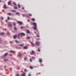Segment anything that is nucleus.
Segmentation results:
<instances>
[{
	"instance_id": "f257e3e1",
	"label": "nucleus",
	"mask_w": 76,
	"mask_h": 76,
	"mask_svg": "<svg viewBox=\"0 0 76 76\" xmlns=\"http://www.w3.org/2000/svg\"><path fill=\"white\" fill-rule=\"evenodd\" d=\"M32 24H33V25H34V27L33 28L34 29L37 30V24L35 23H33Z\"/></svg>"
},
{
	"instance_id": "f03ea898",
	"label": "nucleus",
	"mask_w": 76,
	"mask_h": 76,
	"mask_svg": "<svg viewBox=\"0 0 76 76\" xmlns=\"http://www.w3.org/2000/svg\"><path fill=\"white\" fill-rule=\"evenodd\" d=\"M40 43V42H36V45L38 46H39Z\"/></svg>"
},
{
	"instance_id": "7ed1b4c3",
	"label": "nucleus",
	"mask_w": 76,
	"mask_h": 76,
	"mask_svg": "<svg viewBox=\"0 0 76 76\" xmlns=\"http://www.w3.org/2000/svg\"><path fill=\"white\" fill-rule=\"evenodd\" d=\"M17 23L20 25H22L23 24L22 23L21 21H18Z\"/></svg>"
},
{
	"instance_id": "20e7f679",
	"label": "nucleus",
	"mask_w": 76,
	"mask_h": 76,
	"mask_svg": "<svg viewBox=\"0 0 76 76\" xmlns=\"http://www.w3.org/2000/svg\"><path fill=\"white\" fill-rule=\"evenodd\" d=\"M39 61L40 63H41L42 61V58H39Z\"/></svg>"
},
{
	"instance_id": "39448f33",
	"label": "nucleus",
	"mask_w": 76,
	"mask_h": 76,
	"mask_svg": "<svg viewBox=\"0 0 76 76\" xmlns=\"http://www.w3.org/2000/svg\"><path fill=\"white\" fill-rule=\"evenodd\" d=\"M8 26L10 27H11L12 25L10 23H8Z\"/></svg>"
},
{
	"instance_id": "423d86ee",
	"label": "nucleus",
	"mask_w": 76,
	"mask_h": 76,
	"mask_svg": "<svg viewBox=\"0 0 76 76\" xmlns=\"http://www.w3.org/2000/svg\"><path fill=\"white\" fill-rule=\"evenodd\" d=\"M26 73L25 72H23V74L21 75V76H26Z\"/></svg>"
},
{
	"instance_id": "0eeeda50",
	"label": "nucleus",
	"mask_w": 76,
	"mask_h": 76,
	"mask_svg": "<svg viewBox=\"0 0 76 76\" xmlns=\"http://www.w3.org/2000/svg\"><path fill=\"white\" fill-rule=\"evenodd\" d=\"M31 44V46L32 47H34V44L32 42H30Z\"/></svg>"
},
{
	"instance_id": "6e6552de",
	"label": "nucleus",
	"mask_w": 76,
	"mask_h": 76,
	"mask_svg": "<svg viewBox=\"0 0 76 76\" xmlns=\"http://www.w3.org/2000/svg\"><path fill=\"white\" fill-rule=\"evenodd\" d=\"M22 35V34L21 33H19V34H18V37H19L20 36H21Z\"/></svg>"
},
{
	"instance_id": "1a4fd4ad",
	"label": "nucleus",
	"mask_w": 76,
	"mask_h": 76,
	"mask_svg": "<svg viewBox=\"0 0 76 76\" xmlns=\"http://www.w3.org/2000/svg\"><path fill=\"white\" fill-rule=\"evenodd\" d=\"M17 37V35H15L13 36V38L15 39L16 38V37Z\"/></svg>"
},
{
	"instance_id": "9d476101",
	"label": "nucleus",
	"mask_w": 76,
	"mask_h": 76,
	"mask_svg": "<svg viewBox=\"0 0 76 76\" xmlns=\"http://www.w3.org/2000/svg\"><path fill=\"white\" fill-rule=\"evenodd\" d=\"M7 7H7L6 6V5H5V4H4V8L6 9V8H7Z\"/></svg>"
},
{
	"instance_id": "9b49d317",
	"label": "nucleus",
	"mask_w": 76,
	"mask_h": 76,
	"mask_svg": "<svg viewBox=\"0 0 76 76\" xmlns=\"http://www.w3.org/2000/svg\"><path fill=\"white\" fill-rule=\"evenodd\" d=\"M7 15H10V16H11L12 15V14L11 13H8L7 14Z\"/></svg>"
},
{
	"instance_id": "f8f14e48",
	"label": "nucleus",
	"mask_w": 76,
	"mask_h": 76,
	"mask_svg": "<svg viewBox=\"0 0 76 76\" xmlns=\"http://www.w3.org/2000/svg\"><path fill=\"white\" fill-rule=\"evenodd\" d=\"M20 52L19 53H18V56H19V57H20L21 56L22 54H20Z\"/></svg>"
},
{
	"instance_id": "ddd939ff",
	"label": "nucleus",
	"mask_w": 76,
	"mask_h": 76,
	"mask_svg": "<svg viewBox=\"0 0 76 76\" xmlns=\"http://www.w3.org/2000/svg\"><path fill=\"white\" fill-rule=\"evenodd\" d=\"M11 4V2L10 1H9L8 2V5H10Z\"/></svg>"
},
{
	"instance_id": "4468645a",
	"label": "nucleus",
	"mask_w": 76,
	"mask_h": 76,
	"mask_svg": "<svg viewBox=\"0 0 76 76\" xmlns=\"http://www.w3.org/2000/svg\"><path fill=\"white\" fill-rule=\"evenodd\" d=\"M27 48H28L26 46L23 47V49H27Z\"/></svg>"
},
{
	"instance_id": "2eb2a0df",
	"label": "nucleus",
	"mask_w": 76,
	"mask_h": 76,
	"mask_svg": "<svg viewBox=\"0 0 76 76\" xmlns=\"http://www.w3.org/2000/svg\"><path fill=\"white\" fill-rule=\"evenodd\" d=\"M4 34V33H3H3H0V35H3Z\"/></svg>"
},
{
	"instance_id": "dca6fc26",
	"label": "nucleus",
	"mask_w": 76,
	"mask_h": 76,
	"mask_svg": "<svg viewBox=\"0 0 76 76\" xmlns=\"http://www.w3.org/2000/svg\"><path fill=\"white\" fill-rule=\"evenodd\" d=\"M32 54H35L34 51L33 50H32Z\"/></svg>"
},
{
	"instance_id": "f3484780",
	"label": "nucleus",
	"mask_w": 76,
	"mask_h": 76,
	"mask_svg": "<svg viewBox=\"0 0 76 76\" xmlns=\"http://www.w3.org/2000/svg\"><path fill=\"white\" fill-rule=\"evenodd\" d=\"M27 33L28 34L30 33V31H29L28 30H27Z\"/></svg>"
},
{
	"instance_id": "a211bd4d",
	"label": "nucleus",
	"mask_w": 76,
	"mask_h": 76,
	"mask_svg": "<svg viewBox=\"0 0 76 76\" xmlns=\"http://www.w3.org/2000/svg\"><path fill=\"white\" fill-rule=\"evenodd\" d=\"M18 45L20 46H23L24 45V44H18Z\"/></svg>"
},
{
	"instance_id": "6ab92c4d",
	"label": "nucleus",
	"mask_w": 76,
	"mask_h": 76,
	"mask_svg": "<svg viewBox=\"0 0 76 76\" xmlns=\"http://www.w3.org/2000/svg\"><path fill=\"white\" fill-rule=\"evenodd\" d=\"M21 35H23V36H24L25 35V34H24V33H21Z\"/></svg>"
},
{
	"instance_id": "aec40b11",
	"label": "nucleus",
	"mask_w": 76,
	"mask_h": 76,
	"mask_svg": "<svg viewBox=\"0 0 76 76\" xmlns=\"http://www.w3.org/2000/svg\"><path fill=\"white\" fill-rule=\"evenodd\" d=\"M12 23L13 24V25L14 26H16V24H15V23L13 22Z\"/></svg>"
},
{
	"instance_id": "412c9836",
	"label": "nucleus",
	"mask_w": 76,
	"mask_h": 76,
	"mask_svg": "<svg viewBox=\"0 0 76 76\" xmlns=\"http://www.w3.org/2000/svg\"><path fill=\"white\" fill-rule=\"evenodd\" d=\"M14 9L15 10H16L17 9V7H14Z\"/></svg>"
},
{
	"instance_id": "4be33fe9",
	"label": "nucleus",
	"mask_w": 76,
	"mask_h": 76,
	"mask_svg": "<svg viewBox=\"0 0 76 76\" xmlns=\"http://www.w3.org/2000/svg\"><path fill=\"white\" fill-rule=\"evenodd\" d=\"M31 20H32V21H35V19H34V18H32Z\"/></svg>"
},
{
	"instance_id": "5701e85b",
	"label": "nucleus",
	"mask_w": 76,
	"mask_h": 76,
	"mask_svg": "<svg viewBox=\"0 0 76 76\" xmlns=\"http://www.w3.org/2000/svg\"><path fill=\"white\" fill-rule=\"evenodd\" d=\"M14 30H17V28L16 27H15L14 28Z\"/></svg>"
},
{
	"instance_id": "b1692460",
	"label": "nucleus",
	"mask_w": 76,
	"mask_h": 76,
	"mask_svg": "<svg viewBox=\"0 0 76 76\" xmlns=\"http://www.w3.org/2000/svg\"><path fill=\"white\" fill-rule=\"evenodd\" d=\"M15 42H16V43H20V42H18V41H17V40H16L15 41Z\"/></svg>"
},
{
	"instance_id": "393cba45",
	"label": "nucleus",
	"mask_w": 76,
	"mask_h": 76,
	"mask_svg": "<svg viewBox=\"0 0 76 76\" xmlns=\"http://www.w3.org/2000/svg\"><path fill=\"white\" fill-rule=\"evenodd\" d=\"M13 4L14 5H16V3L15 2H13Z\"/></svg>"
},
{
	"instance_id": "a878e982",
	"label": "nucleus",
	"mask_w": 76,
	"mask_h": 76,
	"mask_svg": "<svg viewBox=\"0 0 76 76\" xmlns=\"http://www.w3.org/2000/svg\"><path fill=\"white\" fill-rule=\"evenodd\" d=\"M8 59H4V61H8Z\"/></svg>"
},
{
	"instance_id": "bb28decb",
	"label": "nucleus",
	"mask_w": 76,
	"mask_h": 76,
	"mask_svg": "<svg viewBox=\"0 0 76 76\" xmlns=\"http://www.w3.org/2000/svg\"><path fill=\"white\" fill-rule=\"evenodd\" d=\"M30 38V37L29 36H28L27 37V39H29Z\"/></svg>"
},
{
	"instance_id": "cd10ccee",
	"label": "nucleus",
	"mask_w": 76,
	"mask_h": 76,
	"mask_svg": "<svg viewBox=\"0 0 76 76\" xmlns=\"http://www.w3.org/2000/svg\"><path fill=\"white\" fill-rule=\"evenodd\" d=\"M8 53H6L4 55V56H6L7 55Z\"/></svg>"
},
{
	"instance_id": "c85d7f7f",
	"label": "nucleus",
	"mask_w": 76,
	"mask_h": 76,
	"mask_svg": "<svg viewBox=\"0 0 76 76\" xmlns=\"http://www.w3.org/2000/svg\"><path fill=\"white\" fill-rule=\"evenodd\" d=\"M29 15L30 16H32V14H29Z\"/></svg>"
},
{
	"instance_id": "c756f323",
	"label": "nucleus",
	"mask_w": 76,
	"mask_h": 76,
	"mask_svg": "<svg viewBox=\"0 0 76 76\" xmlns=\"http://www.w3.org/2000/svg\"><path fill=\"white\" fill-rule=\"evenodd\" d=\"M18 6L19 8H20V5L19 4H18Z\"/></svg>"
},
{
	"instance_id": "7c9ffc66",
	"label": "nucleus",
	"mask_w": 76,
	"mask_h": 76,
	"mask_svg": "<svg viewBox=\"0 0 76 76\" xmlns=\"http://www.w3.org/2000/svg\"><path fill=\"white\" fill-rule=\"evenodd\" d=\"M24 71H25V72H27V70L26 69H24Z\"/></svg>"
},
{
	"instance_id": "2f4dec72",
	"label": "nucleus",
	"mask_w": 76,
	"mask_h": 76,
	"mask_svg": "<svg viewBox=\"0 0 76 76\" xmlns=\"http://www.w3.org/2000/svg\"><path fill=\"white\" fill-rule=\"evenodd\" d=\"M12 11L13 12H16V10H12Z\"/></svg>"
},
{
	"instance_id": "473e14b6",
	"label": "nucleus",
	"mask_w": 76,
	"mask_h": 76,
	"mask_svg": "<svg viewBox=\"0 0 76 76\" xmlns=\"http://www.w3.org/2000/svg\"><path fill=\"white\" fill-rule=\"evenodd\" d=\"M10 18L9 17H7V20H10Z\"/></svg>"
},
{
	"instance_id": "72a5a7b5",
	"label": "nucleus",
	"mask_w": 76,
	"mask_h": 76,
	"mask_svg": "<svg viewBox=\"0 0 76 76\" xmlns=\"http://www.w3.org/2000/svg\"><path fill=\"white\" fill-rule=\"evenodd\" d=\"M16 15H19V12H16Z\"/></svg>"
},
{
	"instance_id": "f704fd0d",
	"label": "nucleus",
	"mask_w": 76,
	"mask_h": 76,
	"mask_svg": "<svg viewBox=\"0 0 76 76\" xmlns=\"http://www.w3.org/2000/svg\"><path fill=\"white\" fill-rule=\"evenodd\" d=\"M37 37H39V34H37Z\"/></svg>"
},
{
	"instance_id": "c9c22d12",
	"label": "nucleus",
	"mask_w": 76,
	"mask_h": 76,
	"mask_svg": "<svg viewBox=\"0 0 76 76\" xmlns=\"http://www.w3.org/2000/svg\"><path fill=\"white\" fill-rule=\"evenodd\" d=\"M30 68L31 69H32L33 68V67L32 66H30Z\"/></svg>"
},
{
	"instance_id": "e433bc0d",
	"label": "nucleus",
	"mask_w": 76,
	"mask_h": 76,
	"mask_svg": "<svg viewBox=\"0 0 76 76\" xmlns=\"http://www.w3.org/2000/svg\"><path fill=\"white\" fill-rule=\"evenodd\" d=\"M30 61H31V62H32V59H30Z\"/></svg>"
},
{
	"instance_id": "4c0bfd02",
	"label": "nucleus",
	"mask_w": 76,
	"mask_h": 76,
	"mask_svg": "<svg viewBox=\"0 0 76 76\" xmlns=\"http://www.w3.org/2000/svg\"><path fill=\"white\" fill-rule=\"evenodd\" d=\"M38 51L39 52H40V49H39V48L38 49Z\"/></svg>"
},
{
	"instance_id": "58836bf2",
	"label": "nucleus",
	"mask_w": 76,
	"mask_h": 76,
	"mask_svg": "<svg viewBox=\"0 0 76 76\" xmlns=\"http://www.w3.org/2000/svg\"><path fill=\"white\" fill-rule=\"evenodd\" d=\"M10 52H11V53H13L14 52V51H12L11 50V51H10Z\"/></svg>"
},
{
	"instance_id": "ea45409f",
	"label": "nucleus",
	"mask_w": 76,
	"mask_h": 76,
	"mask_svg": "<svg viewBox=\"0 0 76 76\" xmlns=\"http://www.w3.org/2000/svg\"><path fill=\"white\" fill-rule=\"evenodd\" d=\"M1 20H3V17H2L1 18Z\"/></svg>"
},
{
	"instance_id": "a19ab883",
	"label": "nucleus",
	"mask_w": 76,
	"mask_h": 76,
	"mask_svg": "<svg viewBox=\"0 0 76 76\" xmlns=\"http://www.w3.org/2000/svg\"><path fill=\"white\" fill-rule=\"evenodd\" d=\"M23 28H24V27H20V28H21V29H23Z\"/></svg>"
},
{
	"instance_id": "79ce46f5",
	"label": "nucleus",
	"mask_w": 76,
	"mask_h": 76,
	"mask_svg": "<svg viewBox=\"0 0 76 76\" xmlns=\"http://www.w3.org/2000/svg\"><path fill=\"white\" fill-rule=\"evenodd\" d=\"M1 41H2L0 39V43H1Z\"/></svg>"
},
{
	"instance_id": "37998d69",
	"label": "nucleus",
	"mask_w": 76,
	"mask_h": 76,
	"mask_svg": "<svg viewBox=\"0 0 76 76\" xmlns=\"http://www.w3.org/2000/svg\"><path fill=\"white\" fill-rule=\"evenodd\" d=\"M26 59H27V58H24V60H25V61H26Z\"/></svg>"
},
{
	"instance_id": "c03bdc74",
	"label": "nucleus",
	"mask_w": 76,
	"mask_h": 76,
	"mask_svg": "<svg viewBox=\"0 0 76 76\" xmlns=\"http://www.w3.org/2000/svg\"><path fill=\"white\" fill-rule=\"evenodd\" d=\"M16 76H19V75H18V74H16Z\"/></svg>"
},
{
	"instance_id": "a18cd8bd",
	"label": "nucleus",
	"mask_w": 76,
	"mask_h": 76,
	"mask_svg": "<svg viewBox=\"0 0 76 76\" xmlns=\"http://www.w3.org/2000/svg\"><path fill=\"white\" fill-rule=\"evenodd\" d=\"M30 75H31L30 74H28V76H30Z\"/></svg>"
},
{
	"instance_id": "49530a36",
	"label": "nucleus",
	"mask_w": 76,
	"mask_h": 76,
	"mask_svg": "<svg viewBox=\"0 0 76 76\" xmlns=\"http://www.w3.org/2000/svg\"><path fill=\"white\" fill-rule=\"evenodd\" d=\"M7 34L8 35H9V33L8 32L7 33Z\"/></svg>"
},
{
	"instance_id": "de8ad7c7",
	"label": "nucleus",
	"mask_w": 76,
	"mask_h": 76,
	"mask_svg": "<svg viewBox=\"0 0 76 76\" xmlns=\"http://www.w3.org/2000/svg\"><path fill=\"white\" fill-rule=\"evenodd\" d=\"M10 42V43H13V42Z\"/></svg>"
},
{
	"instance_id": "09e8293b",
	"label": "nucleus",
	"mask_w": 76,
	"mask_h": 76,
	"mask_svg": "<svg viewBox=\"0 0 76 76\" xmlns=\"http://www.w3.org/2000/svg\"><path fill=\"white\" fill-rule=\"evenodd\" d=\"M24 9V7H23V8H22V9L23 10Z\"/></svg>"
},
{
	"instance_id": "8fccbe9b",
	"label": "nucleus",
	"mask_w": 76,
	"mask_h": 76,
	"mask_svg": "<svg viewBox=\"0 0 76 76\" xmlns=\"http://www.w3.org/2000/svg\"><path fill=\"white\" fill-rule=\"evenodd\" d=\"M32 58H33L34 59H35V58H34V57H33Z\"/></svg>"
},
{
	"instance_id": "3c124183",
	"label": "nucleus",
	"mask_w": 76,
	"mask_h": 76,
	"mask_svg": "<svg viewBox=\"0 0 76 76\" xmlns=\"http://www.w3.org/2000/svg\"><path fill=\"white\" fill-rule=\"evenodd\" d=\"M24 54H26V53H24Z\"/></svg>"
},
{
	"instance_id": "603ef678",
	"label": "nucleus",
	"mask_w": 76,
	"mask_h": 76,
	"mask_svg": "<svg viewBox=\"0 0 76 76\" xmlns=\"http://www.w3.org/2000/svg\"><path fill=\"white\" fill-rule=\"evenodd\" d=\"M4 11V10H2V12H3Z\"/></svg>"
},
{
	"instance_id": "864d4df0",
	"label": "nucleus",
	"mask_w": 76,
	"mask_h": 76,
	"mask_svg": "<svg viewBox=\"0 0 76 76\" xmlns=\"http://www.w3.org/2000/svg\"><path fill=\"white\" fill-rule=\"evenodd\" d=\"M29 21V20H28V22Z\"/></svg>"
},
{
	"instance_id": "5fc2aeb1",
	"label": "nucleus",
	"mask_w": 76,
	"mask_h": 76,
	"mask_svg": "<svg viewBox=\"0 0 76 76\" xmlns=\"http://www.w3.org/2000/svg\"><path fill=\"white\" fill-rule=\"evenodd\" d=\"M30 54H32V53H30Z\"/></svg>"
},
{
	"instance_id": "6e6d98bb",
	"label": "nucleus",
	"mask_w": 76,
	"mask_h": 76,
	"mask_svg": "<svg viewBox=\"0 0 76 76\" xmlns=\"http://www.w3.org/2000/svg\"><path fill=\"white\" fill-rule=\"evenodd\" d=\"M21 72H23L22 71H21Z\"/></svg>"
},
{
	"instance_id": "4d7b16f0",
	"label": "nucleus",
	"mask_w": 76,
	"mask_h": 76,
	"mask_svg": "<svg viewBox=\"0 0 76 76\" xmlns=\"http://www.w3.org/2000/svg\"><path fill=\"white\" fill-rule=\"evenodd\" d=\"M1 2V1L0 0V2Z\"/></svg>"
},
{
	"instance_id": "13d9d810",
	"label": "nucleus",
	"mask_w": 76,
	"mask_h": 76,
	"mask_svg": "<svg viewBox=\"0 0 76 76\" xmlns=\"http://www.w3.org/2000/svg\"><path fill=\"white\" fill-rule=\"evenodd\" d=\"M39 74H40V73H39Z\"/></svg>"
},
{
	"instance_id": "bf43d9fd",
	"label": "nucleus",
	"mask_w": 76,
	"mask_h": 76,
	"mask_svg": "<svg viewBox=\"0 0 76 76\" xmlns=\"http://www.w3.org/2000/svg\"><path fill=\"white\" fill-rule=\"evenodd\" d=\"M6 22H7V21H6Z\"/></svg>"
}]
</instances>
